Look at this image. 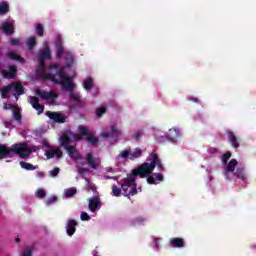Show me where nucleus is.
I'll use <instances>...</instances> for the list:
<instances>
[{
  "label": "nucleus",
  "instance_id": "1",
  "mask_svg": "<svg viewBox=\"0 0 256 256\" xmlns=\"http://www.w3.org/2000/svg\"><path fill=\"white\" fill-rule=\"evenodd\" d=\"M155 164L153 163H142L139 167L134 168L126 178L123 179L121 184V189L123 191L122 195L124 197H129L133 195H137V178L145 179L147 177V183L149 185H157V181H155V177L151 176L153 171H155Z\"/></svg>",
  "mask_w": 256,
  "mask_h": 256
},
{
  "label": "nucleus",
  "instance_id": "2",
  "mask_svg": "<svg viewBox=\"0 0 256 256\" xmlns=\"http://www.w3.org/2000/svg\"><path fill=\"white\" fill-rule=\"evenodd\" d=\"M50 73L44 75V79L52 81L55 85H62L64 91H75V83L71 80L67 74H65V68L60 67L57 64H51L49 67Z\"/></svg>",
  "mask_w": 256,
  "mask_h": 256
},
{
  "label": "nucleus",
  "instance_id": "3",
  "mask_svg": "<svg viewBox=\"0 0 256 256\" xmlns=\"http://www.w3.org/2000/svg\"><path fill=\"white\" fill-rule=\"evenodd\" d=\"M33 153L29 145L25 142L15 143L8 147L5 144H0V160L7 159V157L13 158L18 155L20 159H28V157Z\"/></svg>",
  "mask_w": 256,
  "mask_h": 256
},
{
  "label": "nucleus",
  "instance_id": "4",
  "mask_svg": "<svg viewBox=\"0 0 256 256\" xmlns=\"http://www.w3.org/2000/svg\"><path fill=\"white\" fill-rule=\"evenodd\" d=\"M141 155H143V150H141L140 148H136L133 151L122 150L120 152V157L122 159H130L131 161H135V159H139Z\"/></svg>",
  "mask_w": 256,
  "mask_h": 256
},
{
  "label": "nucleus",
  "instance_id": "5",
  "mask_svg": "<svg viewBox=\"0 0 256 256\" xmlns=\"http://www.w3.org/2000/svg\"><path fill=\"white\" fill-rule=\"evenodd\" d=\"M35 93L38 95V97H41V99H44L45 101H51V103H55V101H57L58 95L55 91L47 92L45 90L37 89Z\"/></svg>",
  "mask_w": 256,
  "mask_h": 256
},
{
  "label": "nucleus",
  "instance_id": "6",
  "mask_svg": "<svg viewBox=\"0 0 256 256\" xmlns=\"http://www.w3.org/2000/svg\"><path fill=\"white\" fill-rule=\"evenodd\" d=\"M49 59H51V50L49 47L42 48L38 54L39 65L43 67V65H45V61Z\"/></svg>",
  "mask_w": 256,
  "mask_h": 256
},
{
  "label": "nucleus",
  "instance_id": "7",
  "mask_svg": "<svg viewBox=\"0 0 256 256\" xmlns=\"http://www.w3.org/2000/svg\"><path fill=\"white\" fill-rule=\"evenodd\" d=\"M73 135V132L71 131H65L60 136V143L64 149H68L69 147H72L71 145V137Z\"/></svg>",
  "mask_w": 256,
  "mask_h": 256
},
{
  "label": "nucleus",
  "instance_id": "8",
  "mask_svg": "<svg viewBox=\"0 0 256 256\" xmlns=\"http://www.w3.org/2000/svg\"><path fill=\"white\" fill-rule=\"evenodd\" d=\"M181 137V131L177 128L169 129L166 133V139L170 141V143H177L179 138Z\"/></svg>",
  "mask_w": 256,
  "mask_h": 256
},
{
  "label": "nucleus",
  "instance_id": "9",
  "mask_svg": "<svg viewBox=\"0 0 256 256\" xmlns=\"http://www.w3.org/2000/svg\"><path fill=\"white\" fill-rule=\"evenodd\" d=\"M30 105L37 111V115H41L45 111V106L39 103V98L36 96H30Z\"/></svg>",
  "mask_w": 256,
  "mask_h": 256
},
{
  "label": "nucleus",
  "instance_id": "10",
  "mask_svg": "<svg viewBox=\"0 0 256 256\" xmlns=\"http://www.w3.org/2000/svg\"><path fill=\"white\" fill-rule=\"evenodd\" d=\"M85 160L87 162V165L94 170L99 169V165H101V162H99V160L95 156H93L92 153H87Z\"/></svg>",
  "mask_w": 256,
  "mask_h": 256
},
{
  "label": "nucleus",
  "instance_id": "11",
  "mask_svg": "<svg viewBox=\"0 0 256 256\" xmlns=\"http://www.w3.org/2000/svg\"><path fill=\"white\" fill-rule=\"evenodd\" d=\"M46 116L49 117L54 123H65V115L58 113V112H52L47 111Z\"/></svg>",
  "mask_w": 256,
  "mask_h": 256
},
{
  "label": "nucleus",
  "instance_id": "12",
  "mask_svg": "<svg viewBox=\"0 0 256 256\" xmlns=\"http://www.w3.org/2000/svg\"><path fill=\"white\" fill-rule=\"evenodd\" d=\"M65 150L67 151L70 159H72L73 161H79V159H83V157L79 153V150H77V146L72 145Z\"/></svg>",
  "mask_w": 256,
  "mask_h": 256
},
{
  "label": "nucleus",
  "instance_id": "13",
  "mask_svg": "<svg viewBox=\"0 0 256 256\" xmlns=\"http://www.w3.org/2000/svg\"><path fill=\"white\" fill-rule=\"evenodd\" d=\"M79 134H75L72 132V137L75 141H82L83 137L89 135V130L85 126H80L78 128Z\"/></svg>",
  "mask_w": 256,
  "mask_h": 256
},
{
  "label": "nucleus",
  "instance_id": "14",
  "mask_svg": "<svg viewBox=\"0 0 256 256\" xmlns=\"http://www.w3.org/2000/svg\"><path fill=\"white\" fill-rule=\"evenodd\" d=\"M46 157L47 159H53L54 157L61 159L63 157V151H61V148L47 150Z\"/></svg>",
  "mask_w": 256,
  "mask_h": 256
},
{
  "label": "nucleus",
  "instance_id": "15",
  "mask_svg": "<svg viewBox=\"0 0 256 256\" xmlns=\"http://www.w3.org/2000/svg\"><path fill=\"white\" fill-rule=\"evenodd\" d=\"M11 90L15 91L16 95L19 97L21 95H24L25 93V88L21 84V82H13L10 84Z\"/></svg>",
  "mask_w": 256,
  "mask_h": 256
},
{
  "label": "nucleus",
  "instance_id": "16",
  "mask_svg": "<svg viewBox=\"0 0 256 256\" xmlns=\"http://www.w3.org/2000/svg\"><path fill=\"white\" fill-rule=\"evenodd\" d=\"M154 164V169L157 167L159 171H165V168L163 167V163H161V158H159V155L157 154H151V162Z\"/></svg>",
  "mask_w": 256,
  "mask_h": 256
},
{
  "label": "nucleus",
  "instance_id": "17",
  "mask_svg": "<svg viewBox=\"0 0 256 256\" xmlns=\"http://www.w3.org/2000/svg\"><path fill=\"white\" fill-rule=\"evenodd\" d=\"M119 135H121V132L115 126L111 127V132L101 133V137H103L104 139H109V137H119Z\"/></svg>",
  "mask_w": 256,
  "mask_h": 256
},
{
  "label": "nucleus",
  "instance_id": "18",
  "mask_svg": "<svg viewBox=\"0 0 256 256\" xmlns=\"http://www.w3.org/2000/svg\"><path fill=\"white\" fill-rule=\"evenodd\" d=\"M228 139L234 149H239V147H241V144L233 131L228 132Z\"/></svg>",
  "mask_w": 256,
  "mask_h": 256
},
{
  "label": "nucleus",
  "instance_id": "19",
  "mask_svg": "<svg viewBox=\"0 0 256 256\" xmlns=\"http://www.w3.org/2000/svg\"><path fill=\"white\" fill-rule=\"evenodd\" d=\"M76 231H77V221L73 219L68 220L67 235H69V237H73Z\"/></svg>",
  "mask_w": 256,
  "mask_h": 256
},
{
  "label": "nucleus",
  "instance_id": "20",
  "mask_svg": "<svg viewBox=\"0 0 256 256\" xmlns=\"http://www.w3.org/2000/svg\"><path fill=\"white\" fill-rule=\"evenodd\" d=\"M2 31H4L5 35H13L15 33V27L11 22H3L2 23Z\"/></svg>",
  "mask_w": 256,
  "mask_h": 256
},
{
  "label": "nucleus",
  "instance_id": "21",
  "mask_svg": "<svg viewBox=\"0 0 256 256\" xmlns=\"http://www.w3.org/2000/svg\"><path fill=\"white\" fill-rule=\"evenodd\" d=\"M170 245L175 249H182V247H185V241H183V238H172L170 239Z\"/></svg>",
  "mask_w": 256,
  "mask_h": 256
},
{
  "label": "nucleus",
  "instance_id": "22",
  "mask_svg": "<svg viewBox=\"0 0 256 256\" xmlns=\"http://www.w3.org/2000/svg\"><path fill=\"white\" fill-rule=\"evenodd\" d=\"M99 198L97 197H93L89 200V209L90 211H92V213H95V211H97V209H99Z\"/></svg>",
  "mask_w": 256,
  "mask_h": 256
},
{
  "label": "nucleus",
  "instance_id": "23",
  "mask_svg": "<svg viewBox=\"0 0 256 256\" xmlns=\"http://www.w3.org/2000/svg\"><path fill=\"white\" fill-rule=\"evenodd\" d=\"M65 53V49L63 47V42L61 40L56 41V57L57 59H61L63 57V54Z\"/></svg>",
  "mask_w": 256,
  "mask_h": 256
},
{
  "label": "nucleus",
  "instance_id": "24",
  "mask_svg": "<svg viewBox=\"0 0 256 256\" xmlns=\"http://www.w3.org/2000/svg\"><path fill=\"white\" fill-rule=\"evenodd\" d=\"M6 57L12 61H18L19 63H25V58L17 55L15 52H7Z\"/></svg>",
  "mask_w": 256,
  "mask_h": 256
},
{
  "label": "nucleus",
  "instance_id": "25",
  "mask_svg": "<svg viewBox=\"0 0 256 256\" xmlns=\"http://www.w3.org/2000/svg\"><path fill=\"white\" fill-rule=\"evenodd\" d=\"M86 141L87 143H90V145H92V147H97V145H99V138L95 137V135L93 134H89L86 135Z\"/></svg>",
  "mask_w": 256,
  "mask_h": 256
},
{
  "label": "nucleus",
  "instance_id": "26",
  "mask_svg": "<svg viewBox=\"0 0 256 256\" xmlns=\"http://www.w3.org/2000/svg\"><path fill=\"white\" fill-rule=\"evenodd\" d=\"M15 75H17V67L11 66L9 71L4 73L5 79H15Z\"/></svg>",
  "mask_w": 256,
  "mask_h": 256
},
{
  "label": "nucleus",
  "instance_id": "27",
  "mask_svg": "<svg viewBox=\"0 0 256 256\" xmlns=\"http://www.w3.org/2000/svg\"><path fill=\"white\" fill-rule=\"evenodd\" d=\"M234 176L241 179V181H247V175L245 174L244 168H237Z\"/></svg>",
  "mask_w": 256,
  "mask_h": 256
},
{
  "label": "nucleus",
  "instance_id": "28",
  "mask_svg": "<svg viewBox=\"0 0 256 256\" xmlns=\"http://www.w3.org/2000/svg\"><path fill=\"white\" fill-rule=\"evenodd\" d=\"M238 162L236 159H231L226 167V175L227 173H233L235 171V167H237Z\"/></svg>",
  "mask_w": 256,
  "mask_h": 256
},
{
  "label": "nucleus",
  "instance_id": "29",
  "mask_svg": "<svg viewBox=\"0 0 256 256\" xmlns=\"http://www.w3.org/2000/svg\"><path fill=\"white\" fill-rule=\"evenodd\" d=\"M9 13V2L1 1L0 2V15H7Z\"/></svg>",
  "mask_w": 256,
  "mask_h": 256
},
{
  "label": "nucleus",
  "instance_id": "30",
  "mask_svg": "<svg viewBox=\"0 0 256 256\" xmlns=\"http://www.w3.org/2000/svg\"><path fill=\"white\" fill-rule=\"evenodd\" d=\"M82 85L86 91H91V89H93V78L88 77V78L84 79Z\"/></svg>",
  "mask_w": 256,
  "mask_h": 256
},
{
  "label": "nucleus",
  "instance_id": "31",
  "mask_svg": "<svg viewBox=\"0 0 256 256\" xmlns=\"http://www.w3.org/2000/svg\"><path fill=\"white\" fill-rule=\"evenodd\" d=\"M65 59L66 67H73V65H75V56H73V54L67 53Z\"/></svg>",
  "mask_w": 256,
  "mask_h": 256
},
{
  "label": "nucleus",
  "instance_id": "32",
  "mask_svg": "<svg viewBox=\"0 0 256 256\" xmlns=\"http://www.w3.org/2000/svg\"><path fill=\"white\" fill-rule=\"evenodd\" d=\"M20 167L22 169H25L26 171H35V169H37V167L34 166L33 164L27 163V162H23V161L20 162Z\"/></svg>",
  "mask_w": 256,
  "mask_h": 256
},
{
  "label": "nucleus",
  "instance_id": "33",
  "mask_svg": "<svg viewBox=\"0 0 256 256\" xmlns=\"http://www.w3.org/2000/svg\"><path fill=\"white\" fill-rule=\"evenodd\" d=\"M11 84L6 86V87H3L0 89V93L3 97V99H7V95H9V93H11Z\"/></svg>",
  "mask_w": 256,
  "mask_h": 256
},
{
  "label": "nucleus",
  "instance_id": "34",
  "mask_svg": "<svg viewBox=\"0 0 256 256\" xmlns=\"http://www.w3.org/2000/svg\"><path fill=\"white\" fill-rule=\"evenodd\" d=\"M37 45V39L35 37H31L27 41V47L29 51H33V48Z\"/></svg>",
  "mask_w": 256,
  "mask_h": 256
},
{
  "label": "nucleus",
  "instance_id": "35",
  "mask_svg": "<svg viewBox=\"0 0 256 256\" xmlns=\"http://www.w3.org/2000/svg\"><path fill=\"white\" fill-rule=\"evenodd\" d=\"M36 35H38V37H43V35H45V29H43V24H36Z\"/></svg>",
  "mask_w": 256,
  "mask_h": 256
},
{
  "label": "nucleus",
  "instance_id": "36",
  "mask_svg": "<svg viewBox=\"0 0 256 256\" xmlns=\"http://www.w3.org/2000/svg\"><path fill=\"white\" fill-rule=\"evenodd\" d=\"M74 195H77V188L75 187L69 188L65 191V197L67 198L73 197Z\"/></svg>",
  "mask_w": 256,
  "mask_h": 256
},
{
  "label": "nucleus",
  "instance_id": "37",
  "mask_svg": "<svg viewBox=\"0 0 256 256\" xmlns=\"http://www.w3.org/2000/svg\"><path fill=\"white\" fill-rule=\"evenodd\" d=\"M69 99H70V101H73L74 103H81V96L79 94L70 93Z\"/></svg>",
  "mask_w": 256,
  "mask_h": 256
},
{
  "label": "nucleus",
  "instance_id": "38",
  "mask_svg": "<svg viewBox=\"0 0 256 256\" xmlns=\"http://www.w3.org/2000/svg\"><path fill=\"white\" fill-rule=\"evenodd\" d=\"M86 191L88 193H95L97 191V187H95V184L91 183L90 181L86 184Z\"/></svg>",
  "mask_w": 256,
  "mask_h": 256
},
{
  "label": "nucleus",
  "instance_id": "39",
  "mask_svg": "<svg viewBox=\"0 0 256 256\" xmlns=\"http://www.w3.org/2000/svg\"><path fill=\"white\" fill-rule=\"evenodd\" d=\"M112 195L114 197H121V188L117 187V185H112Z\"/></svg>",
  "mask_w": 256,
  "mask_h": 256
},
{
  "label": "nucleus",
  "instance_id": "40",
  "mask_svg": "<svg viewBox=\"0 0 256 256\" xmlns=\"http://www.w3.org/2000/svg\"><path fill=\"white\" fill-rule=\"evenodd\" d=\"M13 118L15 119V121H21V119H23V116L21 115L19 109L15 108L13 110Z\"/></svg>",
  "mask_w": 256,
  "mask_h": 256
},
{
  "label": "nucleus",
  "instance_id": "41",
  "mask_svg": "<svg viewBox=\"0 0 256 256\" xmlns=\"http://www.w3.org/2000/svg\"><path fill=\"white\" fill-rule=\"evenodd\" d=\"M229 159H231V152H226L222 156V165H227L229 163Z\"/></svg>",
  "mask_w": 256,
  "mask_h": 256
},
{
  "label": "nucleus",
  "instance_id": "42",
  "mask_svg": "<svg viewBox=\"0 0 256 256\" xmlns=\"http://www.w3.org/2000/svg\"><path fill=\"white\" fill-rule=\"evenodd\" d=\"M132 225H141L143 223H145V218L139 216L137 218H135L134 220H132Z\"/></svg>",
  "mask_w": 256,
  "mask_h": 256
},
{
  "label": "nucleus",
  "instance_id": "43",
  "mask_svg": "<svg viewBox=\"0 0 256 256\" xmlns=\"http://www.w3.org/2000/svg\"><path fill=\"white\" fill-rule=\"evenodd\" d=\"M45 70V65H39V68L36 70V75L38 77H44L45 78V75L47 74H43V71Z\"/></svg>",
  "mask_w": 256,
  "mask_h": 256
},
{
  "label": "nucleus",
  "instance_id": "44",
  "mask_svg": "<svg viewBox=\"0 0 256 256\" xmlns=\"http://www.w3.org/2000/svg\"><path fill=\"white\" fill-rule=\"evenodd\" d=\"M107 112V109L105 107H100L96 110V117H103L105 113Z\"/></svg>",
  "mask_w": 256,
  "mask_h": 256
},
{
  "label": "nucleus",
  "instance_id": "45",
  "mask_svg": "<svg viewBox=\"0 0 256 256\" xmlns=\"http://www.w3.org/2000/svg\"><path fill=\"white\" fill-rule=\"evenodd\" d=\"M57 196H51L49 197L46 201L45 204L46 205H53V203H57Z\"/></svg>",
  "mask_w": 256,
  "mask_h": 256
},
{
  "label": "nucleus",
  "instance_id": "46",
  "mask_svg": "<svg viewBox=\"0 0 256 256\" xmlns=\"http://www.w3.org/2000/svg\"><path fill=\"white\" fill-rule=\"evenodd\" d=\"M46 195H47V192H45L44 189L37 190L36 197H38V199H43V197H46Z\"/></svg>",
  "mask_w": 256,
  "mask_h": 256
},
{
  "label": "nucleus",
  "instance_id": "47",
  "mask_svg": "<svg viewBox=\"0 0 256 256\" xmlns=\"http://www.w3.org/2000/svg\"><path fill=\"white\" fill-rule=\"evenodd\" d=\"M81 221H89L91 216L87 212H82L80 216Z\"/></svg>",
  "mask_w": 256,
  "mask_h": 256
},
{
  "label": "nucleus",
  "instance_id": "48",
  "mask_svg": "<svg viewBox=\"0 0 256 256\" xmlns=\"http://www.w3.org/2000/svg\"><path fill=\"white\" fill-rule=\"evenodd\" d=\"M150 177H154V180L156 179V181H163V174L161 173H154L150 175Z\"/></svg>",
  "mask_w": 256,
  "mask_h": 256
},
{
  "label": "nucleus",
  "instance_id": "49",
  "mask_svg": "<svg viewBox=\"0 0 256 256\" xmlns=\"http://www.w3.org/2000/svg\"><path fill=\"white\" fill-rule=\"evenodd\" d=\"M143 132H141V130H137L133 136V139H135L136 141H141V135Z\"/></svg>",
  "mask_w": 256,
  "mask_h": 256
},
{
  "label": "nucleus",
  "instance_id": "50",
  "mask_svg": "<svg viewBox=\"0 0 256 256\" xmlns=\"http://www.w3.org/2000/svg\"><path fill=\"white\" fill-rule=\"evenodd\" d=\"M77 171L79 175H84L85 173H89V168L78 167Z\"/></svg>",
  "mask_w": 256,
  "mask_h": 256
},
{
  "label": "nucleus",
  "instance_id": "51",
  "mask_svg": "<svg viewBox=\"0 0 256 256\" xmlns=\"http://www.w3.org/2000/svg\"><path fill=\"white\" fill-rule=\"evenodd\" d=\"M59 168L56 167L53 170L50 171V177H57V175H59Z\"/></svg>",
  "mask_w": 256,
  "mask_h": 256
},
{
  "label": "nucleus",
  "instance_id": "52",
  "mask_svg": "<svg viewBox=\"0 0 256 256\" xmlns=\"http://www.w3.org/2000/svg\"><path fill=\"white\" fill-rule=\"evenodd\" d=\"M21 43V40L19 38H11L10 39V44L12 45H19Z\"/></svg>",
  "mask_w": 256,
  "mask_h": 256
},
{
  "label": "nucleus",
  "instance_id": "53",
  "mask_svg": "<svg viewBox=\"0 0 256 256\" xmlns=\"http://www.w3.org/2000/svg\"><path fill=\"white\" fill-rule=\"evenodd\" d=\"M188 99H189V101H192L193 103H200V101L196 97L192 96V97H189Z\"/></svg>",
  "mask_w": 256,
  "mask_h": 256
},
{
  "label": "nucleus",
  "instance_id": "54",
  "mask_svg": "<svg viewBox=\"0 0 256 256\" xmlns=\"http://www.w3.org/2000/svg\"><path fill=\"white\" fill-rule=\"evenodd\" d=\"M36 177H38V179H43V177H45L44 172H37Z\"/></svg>",
  "mask_w": 256,
  "mask_h": 256
},
{
  "label": "nucleus",
  "instance_id": "55",
  "mask_svg": "<svg viewBox=\"0 0 256 256\" xmlns=\"http://www.w3.org/2000/svg\"><path fill=\"white\" fill-rule=\"evenodd\" d=\"M14 105L13 104H6L5 106H4V109H14Z\"/></svg>",
  "mask_w": 256,
  "mask_h": 256
},
{
  "label": "nucleus",
  "instance_id": "56",
  "mask_svg": "<svg viewBox=\"0 0 256 256\" xmlns=\"http://www.w3.org/2000/svg\"><path fill=\"white\" fill-rule=\"evenodd\" d=\"M78 165H81L82 167H84V165H87V160L78 162Z\"/></svg>",
  "mask_w": 256,
  "mask_h": 256
},
{
  "label": "nucleus",
  "instance_id": "57",
  "mask_svg": "<svg viewBox=\"0 0 256 256\" xmlns=\"http://www.w3.org/2000/svg\"><path fill=\"white\" fill-rule=\"evenodd\" d=\"M155 244H156V249H159V242H157V240H155Z\"/></svg>",
  "mask_w": 256,
  "mask_h": 256
},
{
  "label": "nucleus",
  "instance_id": "58",
  "mask_svg": "<svg viewBox=\"0 0 256 256\" xmlns=\"http://www.w3.org/2000/svg\"><path fill=\"white\" fill-rule=\"evenodd\" d=\"M15 241H16V243H20L21 239L20 238H16Z\"/></svg>",
  "mask_w": 256,
  "mask_h": 256
},
{
  "label": "nucleus",
  "instance_id": "59",
  "mask_svg": "<svg viewBox=\"0 0 256 256\" xmlns=\"http://www.w3.org/2000/svg\"><path fill=\"white\" fill-rule=\"evenodd\" d=\"M111 179H113V181H117V177L112 176Z\"/></svg>",
  "mask_w": 256,
  "mask_h": 256
},
{
  "label": "nucleus",
  "instance_id": "60",
  "mask_svg": "<svg viewBox=\"0 0 256 256\" xmlns=\"http://www.w3.org/2000/svg\"><path fill=\"white\" fill-rule=\"evenodd\" d=\"M104 179H111V176H104Z\"/></svg>",
  "mask_w": 256,
  "mask_h": 256
},
{
  "label": "nucleus",
  "instance_id": "61",
  "mask_svg": "<svg viewBox=\"0 0 256 256\" xmlns=\"http://www.w3.org/2000/svg\"><path fill=\"white\" fill-rule=\"evenodd\" d=\"M252 249H256V244L251 246Z\"/></svg>",
  "mask_w": 256,
  "mask_h": 256
}]
</instances>
